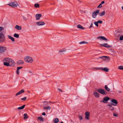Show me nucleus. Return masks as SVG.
Wrapping results in <instances>:
<instances>
[{
  "instance_id": "nucleus-16",
  "label": "nucleus",
  "mask_w": 123,
  "mask_h": 123,
  "mask_svg": "<svg viewBox=\"0 0 123 123\" xmlns=\"http://www.w3.org/2000/svg\"><path fill=\"white\" fill-rule=\"evenodd\" d=\"M105 12L103 11L99 13V15L100 16H102L105 15Z\"/></svg>"
},
{
  "instance_id": "nucleus-53",
  "label": "nucleus",
  "mask_w": 123,
  "mask_h": 123,
  "mask_svg": "<svg viewBox=\"0 0 123 123\" xmlns=\"http://www.w3.org/2000/svg\"><path fill=\"white\" fill-rule=\"evenodd\" d=\"M105 3V1H102L101 2V5L102 4H103Z\"/></svg>"
},
{
  "instance_id": "nucleus-21",
  "label": "nucleus",
  "mask_w": 123,
  "mask_h": 123,
  "mask_svg": "<svg viewBox=\"0 0 123 123\" xmlns=\"http://www.w3.org/2000/svg\"><path fill=\"white\" fill-rule=\"evenodd\" d=\"M25 106V105H24L21 107H18V110H21L23 109H24V107Z\"/></svg>"
},
{
  "instance_id": "nucleus-31",
  "label": "nucleus",
  "mask_w": 123,
  "mask_h": 123,
  "mask_svg": "<svg viewBox=\"0 0 123 123\" xmlns=\"http://www.w3.org/2000/svg\"><path fill=\"white\" fill-rule=\"evenodd\" d=\"M102 21L101 20H98L97 22L94 21L93 22V23H102Z\"/></svg>"
},
{
  "instance_id": "nucleus-59",
  "label": "nucleus",
  "mask_w": 123,
  "mask_h": 123,
  "mask_svg": "<svg viewBox=\"0 0 123 123\" xmlns=\"http://www.w3.org/2000/svg\"><path fill=\"white\" fill-rule=\"evenodd\" d=\"M61 123H64L63 122H62Z\"/></svg>"
},
{
  "instance_id": "nucleus-57",
  "label": "nucleus",
  "mask_w": 123,
  "mask_h": 123,
  "mask_svg": "<svg viewBox=\"0 0 123 123\" xmlns=\"http://www.w3.org/2000/svg\"><path fill=\"white\" fill-rule=\"evenodd\" d=\"M42 115H43L45 116V112H43L42 114Z\"/></svg>"
},
{
  "instance_id": "nucleus-11",
  "label": "nucleus",
  "mask_w": 123,
  "mask_h": 123,
  "mask_svg": "<svg viewBox=\"0 0 123 123\" xmlns=\"http://www.w3.org/2000/svg\"><path fill=\"white\" fill-rule=\"evenodd\" d=\"M41 14H37L35 15V17L37 20L39 19L42 16Z\"/></svg>"
},
{
  "instance_id": "nucleus-22",
  "label": "nucleus",
  "mask_w": 123,
  "mask_h": 123,
  "mask_svg": "<svg viewBox=\"0 0 123 123\" xmlns=\"http://www.w3.org/2000/svg\"><path fill=\"white\" fill-rule=\"evenodd\" d=\"M65 52V50H61L60 51L59 53L60 55H62L63 54H64Z\"/></svg>"
},
{
  "instance_id": "nucleus-28",
  "label": "nucleus",
  "mask_w": 123,
  "mask_h": 123,
  "mask_svg": "<svg viewBox=\"0 0 123 123\" xmlns=\"http://www.w3.org/2000/svg\"><path fill=\"white\" fill-rule=\"evenodd\" d=\"M59 121V119L57 118H56L55 120H54V122L55 123H57Z\"/></svg>"
},
{
  "instance_id": "nucleus-45",
  "label": "nucleus",
  "mask_w": 123,
  "mask_h": 123,
  "mask_svg": "<svg viewBox=\"0 0 123 123\" xmlns=\"http://www.w3.org/2000/svg\"><path fill=\"white\" fill-rule=\"evenodd\" d=\"M37 23H44V22L43 21H39V22H37Z\"/></svg>"
},
{
  "instance_id": "nucleus-44",
  "label": "nucleus",
  "mask_w": 123,
  "mask_h": 123,
  "mask_svg": "<svg viewBox=\"0 0 123 123\" xmlns=\"http://www.w3.org/2000/svg\"><path fill=\"white\" fill-rule=\"evenodd\" d=\"M3 29V28L1 27H0V31H2Z\"/></svg>"
},
{
  "instance_id": "nucleus-46",
  "label": "nucleus",
  "mask_w": 123,
  "mask_h": 123,
  "mask_svg": "<svg viewBox=\"0 0 123 123\" xmlns=\"http://www.w3.org/2000/svg\"><path fill=\"white\" fill-rule=\"evenodd\" d=\"M112 104H109L108 105V106H109L110 108L111 107H112Z\"/></svg>"
},
{
  "instance_id": "nucleus-18",
  "label": "nucleus",
  "mask_w": 123,
  "mask_h": 123,
  "mask_svg": "<svg viewBox=\"0 0 123 123\" xmlns=\"http://www.w3.org/2000/svg\"><path fill=\"white\" fill-rule=\"evenodd\" d=\"M94 94L96 97L98 98L99 97V94L97 92H94Z\"/></svg>"
},
{
  "instance_id": "nucleus-10",
  "label": "nucleus",
  "mask_w": 123,
  "mask_h": 123,
  "mask_svg": "<svg viewBox=\"0 0 123 123\" xmlns=\"http://www.w3.org/2000/svg\"><path fill=\"white\" fill-rule=\"evenodd\" d=\"M97 38L99 39H100L105 41H107L108 40L105 37L103 36H99L97 37Z\"/></svg>"
},
{
  "instance_id": "nucleus-13",
  "label": "nucleus",
  "mask_w": 123,
  "mask_h": 123,
  "mask_svg": "<svg viewBox=\"0 0 123 123\" xmlns=\"http://www.w3.org/2000/svg\"><path fill=\"white\" fill-rule=\"evenodd\" d=\"M101 45L102 46L105 47L106 48H109L111 47V46L108 44L107 43H104L103 44H101Z\"/></svg>"
},
{
  "instance_id": "nucleus-58",
  "label": "nucleus",
  "mask_w": 123,
  "mask_h": 123,
  "mask_svg": "<svg viewBox=\"0 0 123 123\" xmlns=\"http://www.w3.org/2000/svg\"><path fill=\"white\" fill-rule=\"evenodd\" d=\"M122 9L123 10V6H122Z\"/></svg>"
},
{
  "instance_id": "nucleus-55",
  "label": "nucleus",
  "mask_w": 123,
  "mask_h": 123,
  "mask_svg": "<svg viewBox=\"0 0 123 123\" xmlns=\"http://www.w3.org/2000/svg\"><path fill=\"white\" fill-rule=\"evenodd\" d=\"M95 25L97 26V27H98V24H94Z\"/></svg>"
},
{
  "instance_id": "nucleus-35",
  "label": "nucleus",
  "mask_w": 123,
  "mask_h": 123,
  "mask_svg": "<svg viewBox=\"0 0 123 123\" xmlns=\"http://www.w3.org/2000/svg\"><path fill=\"white\" fill-rule=\"evenodd\" d=\"M45 24H36V25L37 26L43 25Z\"/></svg>"
},
{
  "instance_id": "nucleus-51",
  "label": "nucleus",
  "mask_w": 123,
  "mask_h": 123,
  "mask_svg": "<svg viewBox=\"0 0 123 123\" xmlns=\"http://www.w3.org/2000/svg\"><path fill=\"white\" fill-rule=\"evenodd\" d=\"M23 18L24 20H26V18L24 17H23Z\"/></svg>"
},
{
  "instance_id": "nucleus-1",
  "label": "nucleus",
  "mask_w": 123,
  "mask_h": 123,
  "mask_svg": "<svg viewBox=\"0 0 123 123\" xmlns=\"http://www.w3.org/2000/svg\"><path fill=\"white\" fill-rule=\"evenodd\" d=\"M3 61L4 62L11 63V66H14L15 64L13 60L9 58H6L4 59Z\"/></svg>"
},
{
  "instance_id": "nucleus-19",
  "label": "nucleus",
  "mask_w": 123,
  "mask_h": 123,
  "mask_svg": "<svg viewBox=\"0 0 123 123\" xmlns=\"http://www.w3.org/2000/svg\"><path fill=\"white\" fill-rule=\"evenodd\" d=\"M8 37L9 39H11L12 41L14 42L15 41L14 39V38L12 37L10 35H8Z\"/></svg>"
},
{
  "instance_id": "nucleus-29",
  "label": "nucleus",
  "mask_w": 123,
  "mask_h": 123,
  "mask_svg": "<svg viewBox=\"0 0 123 123\" xmlns=\"http://www.w3.org/2000/svg\"><path fill=\"white\" fill-rule=\"evenodd\" d=\"M48 104V102L47 101H44L43 102V105L44 106H46Z\"/></svg>"
},
{
  "instance_id": "nucleus-2",
  "label": "nucleus",
  "mask_w": 123,
  "mask_h": 123,
  "mask_svg": "<svg viewBox=\"0 0 123 123\" xmlns=\"http://www.w3.org/2000/svg\"><path fill=\"white\" fill-rule=\"evenodd\" d=\"M24 59L26 62H28L31 63L33 61V60L32 59L31 57L29 56L25 58Z\"/></svg>"
},
{
  "instance_id": "nucleus-36",
  "label": "nucleus",
  "mask_w": 123,
  "mask_h": 123,
  "mask_svg": "<svg viewBox=\"0 0 123 123\" xmlns=\"http://www.w3.org/2000/svg\"><path fill=\"white\" fill-rule=\"evenodd\" d=\"M38 119L40 120V121H43V118H42V117H38Z\"/></svg>"
},
{
  "instance_id": "nucleus-32",
  "label": "nucleus",
  "mask_w": 123,
  "mask_h": 123,
  "mask_svg": "<svg viewBox=\"0 0 123 123\" xmlns=\"http://www.w3.org/2000/svg\"><path fill=\"white\" fill-rule=\"evenodd\" d=\"M14 36L16 37L17 38H18L19 37V35L18 34H17L16 33H15L14 35Z\"/></svg>"
},
{
  "instance_id": "nucleus-34",
  "label": "nucleus",
  "mask_w": 123,
  "mask_h": 123,
  "mask_svg": "<svg viewBox=\"0 0 123 123\" xmlns=\"http://www.w3.org/2000/svg\"><path fill=\"white\" fill-rule=\"evenodd\" d=\"M87 43L85 41H82L79 43L80 44H86Z\"/></svg>"
},
{
  "instance_id": "nucleus-54",
  "label": "nucleus",
  "mask_w": 123,
  "mask_h": 123,
  "mask_svg": "<svg viewBox=\"0 0 123 123\" xmlns=\"http://www.w3.org/2000/svg\"><path fill=\"white\" fill-rule=\"evenodd\" d=\"M92 25H93L92 24L89 27V28H91L92 27Z\"/></svg>"
},
{
  "instance_id": "nucleus-26",
  "label": "nucleus",
  "mask_w": 123,
  "mask_h": 123,
  "mask_svg": "<svg viewBox=\"0 0 123 123\" xmlns=\"http://www.w3.org/2000/svg\"><path fill=\"white\" fill-rule=\"evenodd\" d=\"M17 63L19 64H21L23 63V62L22 60H19L17 62Z\"/></svg>"
},
{
  "instance_id": "nucleus-8",
  "label": "nucleus",
  "mask_w": 123,
  "mask_h": 123,
  "mask_svg": "<svg viewBox=\"0 0 123 123\" xmlns=\"http://www.w3.org/2000/svg\"><path fill=\"white\" fill-rule=\"evenodd\" d=\"M9 5L13 7H15L17 6V4L15 2H12L9 3Z\"/></svg>"
},
{
  "instance_id": "nucleus-3",
  "label": "nucleus",
  "mask_w": 123,
  "mask_h": 123,
  "mask_svg": "<svg viewBox=\"0 0 123 123\" xmlns=\"http://www.w3.org/2000/svg\"><path fill=\"white\" fill-rule=\"evenodd\" d=\"M98 91L100 93L103 94L105 95L107 94V92L105 90H104L101 89H98Z\"/></svg>"
},
{
  "instance_id": "nucleus-9",
  "label": "nucleus",
  "mask_w": 123,
  "mask_h": 123,
  "mask_svg": "<svg viewBox=\"0 0 123 123\" xmlns=\"http://www.w3.org/2000/svg\"><path fill=\"white\" fill-rule=\"evenodd\" d=\"M111 102L112 103V104L114 106L116 105L118 103L117 100L114 99H112Z\"/></svg>"
},
{
  "instance_id": "nucleus-24",
  "label": "nucleus",
  "mask_w": 123,
  "mask_h": 123,
  "mask_svg": "<svg viewBox=\"0 0 123 123\" xmlns=\"http://www.w3.org/2000/svg\"><path fill=\"white\" fill-rule=\"evenodd\" d=\"M105 89L108 91L109 92L110 91V89L107 87V85H105Z\"/></svg>"
},
{
  "instance_id": "nucleus-40",
  "label": "nucleus",
  "mask_w": 123,
  "mask_h": 123,
  "mask_svg": "<svg viewBox=\"0 0 123 123\" xmlns=\"http://www.w3.org/2000/svg\"><path fill=\"white\" fill-rule=\"evenodd\" d=\"M119 39L120 40H123V35L121 36L120 38Z\"/></svg>"
},
{
  "instance_id": "nucleus-49",
  "label": "nucleus",
  "mask_w": 123,
  "mask_h": 123,
  "mask_svg": "<svg viewBox=\"0 0 123 123\" xmlns=\"http://www.w3.org/2000/svg\"><path fill=\"white\" fill-rule=\"evenodd\" d=\"M113 116H117V115L116 114H115V113H113Z\"/></svg>"
},
{
  "instance_id": "nucleus-23",
  "label": "nucleus",
  "mask_w": 123,
  "mask_h": 123,
  "mask_svg": "<svg viewBox=\"0 0 123 123\" xmlns=\"http://www.w3.org/2000/svg\"><path fill=\"white\" fill-rule=\"evenodd\" d=\"M15 28L16 29L19 30H20L21 29V27L20 26H19L18 25H16Z\"/></svg>"
},
{
  "instance_id": "nucleus-56",
  "label": "nucleus",
  "mask_w": 123,
  "mask_h": 123,
  "mask_svg": "<svg viewBox=\"0 0 123 123\" xmlns=\"http://www.w3.org/2000/svg\"><path fill=\"white\" fill-rule=\"evenodd\" d=\"M58 90L59 91H60V92H62V90H61V89H59V88H58Z\"/></svg>"
},
{
  "instance_id": "nucleus-39",
  "label": "nucleus",
  "mask_w": 123,
  "mask_h": 123,
  "mask_svg": "<svg viewBox=\"0 0 123 123\" xmlns=\"http://www.w3.org/2000/svg\"><path fill=\"white\" fill-rule=\"evenodd\" d=\"M26 98H27V97H25L24 98H22L21 99L22 100H24V101H25V99Z\"/></svg>"
},
{
  "instance_id": "nucleus-14",
  "label": "nucleus",
  "mask_w": 123,
  "mask_h": 123,
  "mask_svg": "<svg viewBox=\"0 0 123 123\" xmlns=\"http://www.w3.org/2000/svg\"><path fill=\"white\" fill-rule=\"evenodd\" d=\"M100 69L106 72H108L109 71V69L107 68H101Z\"/></svg>"
},
{
  "instance_id": "nucleus-33",
  "label": "nucleus",
  "mask_w": 123,
  "mask_h": 123,
  "mask_svg": "<svg viewBox=\"0 0 123 123\" xmlns=\"http://www.w3.org/2000/svg\"><path fill=\"white\" fill-rule=\"evenodd\" d=\"M44 108L47 110H50L51 109V107L49 106H48L47 107H44Z\"/></svg>"
},
{
  "instance_id": "nucleus-43",
  "label": "nucleus",
  "mask_w": 123,
  "mask_h": 123,
  "mask_svg": "<svg viewBox=\"0 0 123 123\" xmlns=\"http://www.w3.org/2000/svg\"><path fill=\"white\" fill-rule=\"evenodd\" d=\"M79 119L80 120H81L82 119V117L81 116H79Z\"/></svg>"
},
{
  "instance_id": "nucleus-38",
  "label": "nucleus",
  "mask_w": 123,
  "mask_h": 123,
  "mask_svg": "<svg viewBox=\"0 0 123 123\" xmlns=\"http://www.w3.org/2000/svg\"><path fill=\"white\" fill-rule=\"evenodd\" d=\"M102 7V6L101 4H100L97 7L98 8H101Z\"/></svg>"
},
{
  "instance_id": "nucleus-48",
  "label": "nucleus",
  "mask_w": 123,
  "mask_h": 123,
  "mask_svg": "<svg viewBox=\"0 0 123 123\" xmlns=\"http://www.w3.org/2000/svg\"><path fill=\"white\" fill-rule=\"evenodd\" d=\"M94 69L96 70H99L100 69L99 68H94Z\"/></svg>"
},
{
  "instance_id": "nucleus-12",
  "label": "nucleus",
  "mask_w": 123,
  "mask_h": 123,
  "mask_svg": "<svg viewBox=\"0 0 123 123\" xmlns=\"http://www.w3.org/2000/svg\"><path fill=\"white\" fill-rule=\"evenodd\" d=\"M89 115L90 113L88 112L87 111L85 113V118L87 120H88L89 119Z\"/></svg>"
},
{
  "instance_id": "nucleus-27",
  "label": "nucleus",
  "mask_w": 123,
  "mask_h": 123,
  "mask_svg": "<svg viewBox=\"0 0 123 123\" xmlns=\"http://www.w3.org/2000/svg\"><path fill=\"white\" fill-rule=\"evenodd\" d=\"M99 58H102L103 59V60H105V58H108V57L106 56H104L101 57H99Z\"/></svg>"
},
{
  "instance_id": "nucleus-52",
  "label": "nucleus",
  "mask_w": 123,
  "mask_h": 123,
  "mask_svg": "<svg viewBox=\"0 0 123 123\" xmlns=\"http://www.w3.org/2000/svg\"><path fill=\"white\" fill-rule=\"evenodd\" d=\"M116 32H117V33L120 32L121 31L120 30V31H119V30H116Z\"/></svg>"
},
{
  "instance_id": "nucleus-5",
  "label": "nucleus",
  "mask_w": 123,
  "mask_h": 123,
  "mask_svg": "<svg viewBox=\"0 0 123 123\" xmlns=\"http://www.w3.org/2000/svg\"><path fill=\"white\" fill-rule=\"evenodd\" d=\"M5 40V37L3 34L2 33L0 34V42H3Z\"/></svg>"
},
{
  "instance_id": "nucleus-50",
  "label": "nucleus",
  "mask_w": 123,
  "mask_h": 123,
  "mask_svg": "<svg viewBox=\"0 0 123 123\" xmlns=\"http://www.w3.org/2000/svg\"><path fill=\"white\" fill-rule=\"evenodd\" d=\"M110 109L111 110H113L114 109V108L113 107H112L110 108Z\"/></svg>"
},
{
  "instance_id": "nucleus-4",
  "label": "nucleus",
  "mask_w": 123,
  "mask_h": 123,
  "mask_svg": "<svg viewBox=\"0 0 123 123\" xmlns=\"http://www.w3.org/2000/svg\"><path fill=\"white\" fill-rule=\"evenodd\" d=\"M6 50V47L3 46H0V53H3Z\"/></svg>"
},
{
  "instance_id": "nucleus-15",
  "label": "nucleus",
  "mask_w": 123,
  "mask_h": 123,
  "mask_svg": "<svg viewBox=\"0 0 123 123\" xmlns=\"http://www.w3.org/2000/svg\"><path fill=\"white\" fill-rule=\"evenodd\" d=\"M24 92V91L23 90H20V91L18 92L16 94V95L17 96L18 95H19L20 94H21L23 93V92Z\"/></svg>"
},
{
  "instance_id": "nucleus-6",
  "label": "nucleus",
  "mask_w": 123,
  "mask_h": 123,
  "mask_svg": "<svg viewBox=\"0 0 123 123\" xmlns=\"http://www.w3.org/2000/svg\"><path fill=\"white\" fill-rule=\"evenodd\" d=\"M99 10L95 11L92 13V16L93 18H95L97 14L99 13Z\"/></svg>"
},
{
  "instance_id": "nucleus-30",
  "label": "nucleus",
  "mask_w": 123,
  "mask_h": 123,
  "mask_svg": "<svg viewBox=\"0 0 123 123\" xmlns=\"http://www.w3.org/2000/svg\"><path fill=\"white\" fill-rule=\"evenodd\" d=\"M34 6L35 8H37L39 7V5L38 4V3L35 4L34 5Z\"/></svg>"
},
{
  "instance_id": "nucleus-42",
  "label": "nucleus",
  "mask_w": 123,
  "mask_h": 123,
  "mask_svg": "<svg viewBox=\"0 0 123 123\" xmlns=\"http://www.w3.org/2000/svg\"><path fill=\"white\" fill-rule=\"evenodd\" d=\"M22 68V67H18L17 68V69H18V70H19V69H21Z\"/></svg>"
},
{
  "instance_id": "nucleus-41",
  "label": "nucleus",
  "mask_w": 123,
  "mask_h": 123,
  "mask_svg": "<svg viewBox=\"0 0 123 123\" xmlns=\"http://www.w3.org/2000/svg\"><path fill=\"white\" fill-rule=\"evenodd\" d=\"M29 72L31 73V74H30L31 75H32L33 74V71H31V70H30L29 71Z\"/></svg>"
},
{
  "instance_id": "nucleus-7",
  "label": "nucleus",
  "mask_w": 123,
  "mask_h": 123,
  "mask_svg": "<svg viewBox=\"0 0 123 123\" xmlns=\"http://www.w3.org/2000/svg\"><path fill=\"white\" fill-rule=\"evenodd\" d=\"M109 98L107 96H106L103 98V100L102 102L104 103H106L107 102V101L109 100Z\"/></svg>"
},
{
  "instance_id": "nucleus-20",
  "label": "nucleus",
  "mask_w": 123,
  "mask_h": 123,
  "mask_svg": "<svg viewBox=\"0 0 123 123\" xmlns=\"http://www.w3.org/2000/svg\"><path fill=\"white\" fill-rule=\"evenodd\" d=\"M77 28L79 29H80L82 30L84 29V28L82 26L80 25H78L77 26Z\"/></svg>"
},
{
  "instance_id": "nucleus-25",
  "label": "nucleus",
  "mask_w": 123,
  "mask_h": 123,
  "mask_svg": "<svg viewBox=\"0 0 123 123\" xmlns=\"http://www.w3.org/2000/svg\"><path fill=\"white\" fill-rule=\"evenodd\" d=\"M24 119H27L28 118L27 115V114L25 113L23 115Z\"/></svg>"
},
{
  "instance_id": "nucleus-37",
  "label": "nucleus",
  "mask_w": 123,
  "mask_h": 123,
  "mask_svg": "<svg viewBox=\"0 0 123 123\" xmlns=\"http://www.w3.org/2000/svg\"><path fill=\"white\" fill-rule=\"evenodd\" d=\"M118 68L119 69L123 70V66H119Z\"/></svg>"
},
{
  "instance_id": "nucleus-17",
  "label": "nucleus",
  "mask_w": 123,
  "mask_h": 123,
  "mask_svg": "<svg viewBox=\"0 0 123 123\" xmlns=\"http://www.w3.org/2000/svg\"><path fill=\"white\" fill-rule=\"evenodd\" d=\"M4 65H5L7 66H11V63L7 62H4Z\"/></svg>"
},
{
  "instance_id": "nucleus-47",
  "label": "nucleus",
  "mask_w": 123,
  "mask_h": 123,
  "mask_svg": "<svg viewBox=\"0 0 123 123\" xmlns=\"http://www.w3.org/2000/svg\"><path fill=\"white\" fill-rule=\"evenodd\" d=\"M19 70H18V69H17V70L16 71V73L18 74H19Z\"/></svg>"
}]
</instances>
